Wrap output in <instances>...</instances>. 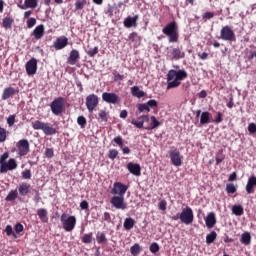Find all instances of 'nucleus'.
I'll list each match as a JSON object with an SVG mask.
<instances>
[{
    "label": "nucleus",
    "instance_id": "f257e3e1",
    "mask_svg": "<svg viewBox=\"0 0 256 256\" xmlns=\"http://www.w3.org/2000/svg\"><path fill=\"white\" fill-rule=\"evenodd\" d=\"M189 75L185 69L182 70H169L167 74V89H177L181 85L183 79H187Z\"/></svg>",
    "mask_w": 256,
    "mask_h": 256
},
{
    "label": "nucleus",
    "instance_id": "f03ea898",
    "mask_svg": "<svg viewBox=\"0 0 256 256\" xmlns=\"http://www.w3.org/2000/svg\"><path fill=\"white\" fill-rule=\"evenodd\" d=\"M162 33L169 37L170 43H177L179 41V26L177 22L173 21L167 24L163 29Z\"/></svg>",
    "mask_w": 256,
    "mask_h": 256
},
{
    "label": "nucleus",
    "instance_id": "7ed1b4c3",
    "mask_svg": "<svg viewBox=\"0 0 256 256\" xmlns=\"http://www.w3.org/2000/svg\"><path fill=\"white\" fill-rule=\"evenodd\" d=\"M60 221L62 223L63 229L67 232L73 231L75 229V225L77 224V219L75 216H69L66 213L61 215Z\"/></svg>",
    "mask_w": 256,
    "mask_h": 256
},
{
    "label": "nucleus",
    "instance_id": "20e7f679",
    "mask_svg": "<svg viewBox=\"0 0 256 256\" xmlns=\"http://www.w3.org/2000/svg\"><path fill=\"white\" fill-rule=\"evenodd\" d=\"M65 107V99L63 97H58L54 99L50 104V109L53 115L59 116L63 113Z\"/></svg>",
    "mask_w": 256,
    "mask_h": 256
},
{
    "label": "nucleus",
    "instance_id": "39448f33",
    "mask_svg": "<svg viewBox=\"0 0 256 256\" xmlns=\"http://www.w3.org/2000/svg\"><path fill=\"white\" fill-rule=\"evenodd\" d=\"M195 219V216L193 215V209L191 207L187 206L182 209L180 213V221L184 225H191Z\"/></svg>",
    "mask_w": 256,
    "mask_h": 256
},
{
    "label": "nucleus",
    "instance_id": "423d86ee",
    "mask_svg": "<svg viewBox=\"0 0 256 256\" xmlns=\"http://www.w3.org/2000/svg\"><path fill=\"white\" fill-rule=\"evenodd\" d=\"M98 105L99 96H97L96 94H90L86 97V107L89 113H93Z\"/></svg>",
    "mask_w": 256,
    "mask_h": 256
},
{
    "label": "nucleus",
    "instance_id": "0eeeda50",
    "mask_svg": "<svg viewBox=\"0 0 256 256\" xmlns=\"http://www.w3.org/2000/svg\"><path fill=\"white\" fill-rule=\"evenodd\" d=\"M220 39L223 41H236L235 32L229 26L222 27L220 31Z\"/></svg>",
    "mask_w": 256,
    "mask_h": 256
},
{
    "label": "nucleus",
    "instance_id": "6e6552de",
    "mask_svg": "<svg viewBox=\"0 0 256 256\" xmlns=\"http://www.w3.org/2000/svg\"><path fill=\"white\" fill-rule=\"evenodd\" d=\"M110 203L113 207H115V209H122V211L127 209V203H125L124 196H113L110 200Z\"/></svg>",
    "mask_w": 256,
    "mask_h": 256
},
{
    "label": "nucleus",
    "instance_id": "1a4fd4ad",
    "mask_svg": "<svg viewBox=\"0 0 256 256\" xmlns=\"http://www.w3.org/2000/svg\"><path fill=\"white\" fill-rule=\"evenodd\" d=\"M127 189V185H124L121 182H116L111 190V194L118 195V197H124L125 193H127Z\"/></svg>",
    "mask_w": 256,
    "mask_h": 256
},
{
    "label": "nucleus",
    "instance_id": "9d476101",
    "mask_svg": "<svg viewBox=\"0 0 256 256\" xmlns=\"http://www.w3.org/2000/svg\"><path fill=\"white\" fill-rule=\"evenodd\" d=\"M169 156L172 161V164L175 167H181L183 162L181 161V152H179V150H177V149L170 150Z\"/></svg>",
    "mask_w": 256,
    "mask_h": 256
},
{
    "label": "nucleus",
    "instance_id": "9b49d317",
    "mask_svg": "<svg viewBox=\"0 0 256 256\" xmlns=\"http://www.w3.org/2000/svg\"><path fill=\"white\" fill-rule=\"evenodd\" d=\"M18 151L20 157H25L29 153V141L27 139H22L17 143Z\"/></svg>",
    "mask_w": 256,
    "mask_h": 256
},
{
    "label": "nucleus",
    "instance_id": "f8f14e48",
    "mask_svg": "<svg viewBox=\"0 0 256 256\" xmlns=\"http://www.w3.org/2000/svg\"><path fill=\"white\" fill-rule=\"evenodd\" d=\"M102 99L105 103H110L112 105L119 103V96L115 93L104 92L102 94Z\"/></svg>",
    "mask_w": 256,
    "mask_h": 256
},
{
    "label": "nucleus",
    "instance_id": "ddd939ff",
    "mask_svg": "<svg viewBox=\"0 0 256 256\" xmlns=\"http://www.w3.org/2000/svg\"><path fill=\"white\" fill-rule=\"evenodd\" d=\"M26 73L27 75H35L37 73V59L31 58L26 63Z\"/></svg>",
    "mask_w": 256,
    "mask_h": 256
},
{
    "label": "nucleus",
    "instance_id": "4468645a",
    "mask_svg": "<svg viewBox=\"0 0 256 256\" xmlns=\"http://www.w3.org/2000/svg\"><path fill=\"white\" fill-rule=\"evenodd\" d=\"M170 56L173 61H179V59H185V52L183 48H172Z\"/></svg>",
    "mask_w": 256,
    "mask_h": 256
},
{
    "label": "nucleus",
    "instance_id": "2eb2a0df",
    "mask_svg": "<svg viewBox=\"0 0 256 256\" xmlns=\"http://www.w3.org/2000/svg\"><path fill=\"white\" fill-rule=\"evenodd\" d=\"M255 187H256V176H251L250 178H248V181L246 184L247 195H251L255 193Z\"/></svg>",
    "mask_w": 256,
    "mask_h": 256
},
{
    "label": "nucleus",
    "instance_id": "dca6fc26",
    "mask_svg": "<svg viewBox=\"0 0 256 256\" xmlns=\"http://www.w3.org/2000/svg\"><path fill=\"white\" fill-rule=\"evenodd\" d=\"M127 169L132 175L136 177L141 176V165L130 162L127 164Z\"/></svg>",
    "mask_w": 256,
    "mask_h": 256
},
{
    "label": "nucleus",
    "instance_id": "f3484780",
    "mask_svg": "<svg viewBox=\"0 0 256 256\" xmlns=\"http://www.w3.org/2000/svg\"><path fill=\"white\" fill-rule=\"evenodd\" d=\"M69 44V39L67 37H60L57 38L56 41L54 42V48L59 51L61 49H65L67 45Z\"/></svg>",
    "mask_w": 256,
    "mask_h": 256
},
{
    "label": "nucleus",
    "instance_id": "a211bd4d",
    "mask_svg": "<svg viewBox=\"0 0 256 256\" xmlns=\"http://www.w3.org/2000/svg\"><path fill=\"white\" fill-rule=\"evenodd\" d=\"M80 58L79 51L74 49L70 52L67 63L68 65H76Z\"/></svg>",
    "mask_w": 256,
    "mask_h": 256
},
{
    "label": "nucleus",
    "instance_id": "6ab92c4d",
    "mask_svg": "<svg viewBox=\"0 0 256 256\" xmlns=\"http://www.w3.org/2000/svg\"><path fill=\"white\" fill-rule=\"evenodd\" d=\"M18 192L22 197L29 195V193L31 192V184L26 183V182L19 184Z\"/></svg>",
    "mask_w": 256,
    "mask_h": 256
},
{
    "label": "nucleus",
    "instance_id": "aec40b11",
    "mask_svg": "<svg viewBox=\"0 0 256 256\" xmlns=\"http://www.w3.org/2000/svg\"><path fill=\"white\" fill-rule=\"evenodd\" d=\"M16 93H19V91L11 86L5 88L2 93V101H7V99H10V97H13Z\"/></svg>",
    "mask_w": 256,
    "mask_h": 256
},
{
    "label": "nucleus",
    "instance_id": "412c9836",
    "mask_svg": "<svg viewBox=\"0 0 256 256\" xmlns=\"http://www.w3.org/2000/svg\"><path fill=\"white\" fill-rule=\"evenodd\" d=\"M43 35H45V26L43 24L38 25L32 32V36L39 40L43 39Z\"/></svg>",
    "mask_w": 256,
    "mask_h": 256
},
{
    "label": "nucleus",
    "instance_id": "4be33fe9",
    "mask_svg": "<svg viewBox=\"0 0 256 256\" xmlns=\"http://www.w3.org/2000/svg\"><path fill=\"white\" fill-rule=\"evenodd\" d=\"M206 227H208V229H213V227H215L216 223H217V219L215 218V213L210 212L206 219Z\"/></svg>",
    "mask_w": 256,
    "mask_h": 256
},
{
    "label": "nucleus",
    "instance_id": "5701e85b",
    "mask_svg": "<svg viewBox=\"0 0 256 256\" xmlns=\"http://www.w3.org/2000/svg\"><path fill=\"white\" fill-rule=\"evenodd\" d=\"M137 19H139L138 15L127 17L124 20V27H127L128 29H131V27H137Z\"/></svg>",
    "mask_w": 256,
    "mask_h": 256
},
{
    "label": "nucleus",
    "instance_id": "b1692460",
    "mask_svg": "<svg viewBox=\"0 0 256 256\" xmlns=\"http://www.w3.org/2000/svg\"><path fill=\"white\" fill-rule=\"evenodd\" d=\"M209 123H211V113L205 111L202 112L201 116H200V124L201 125H209Z\"/></svg>",
    "mask_w": 256,
    "mask_h": 256
},
{
    "label": "nucleus",
    "instance_id": "393cba45",
    "mask_svg": "<svg viewBox=\"0 0 256 256\" xmlns=\"http://www.w3.org/2000/svg\"><path fill=\"white\" fill-rule=\"evenodd\" d=\"M37 215L42 223H47L49 221V218L47 217V210L45 208L38 209Z\"/></svg>",
    "mask_w": 256,
    "mask_h": 256
},
{
    "label": "nucleus",
    "instance_id": "a878e982",
    "mask_svg": "<svg viewBox=\"0 0 256 256\" xmlns=\"http://www.w3.org/2000/svg\"><path fill=\"white\" fill-rule=\"evenodd\" d=\"M240 243H242V245H251V233L244 232L241 235Z\"/></svg>",
    "mask_w": 256,
    "mask_h": 256
},
{
    "label": "nucleus",
    "instance_id": "bb28decb",
    "mask_svg": "<svg viewBox=\"0 0 256 256\" xmlns=\"http://www.w3.org/2000/svg\"><path fill=\"white\" fill-rule=\"evenodd\" d=\"M37 7V0H25V6L19 5L20 9H35Z\"/></svg>",
    "mask_w": 256,
    "mask_h": 256
},
{
    "label": "nucleus",
    "instance_id": "cd10ccee",
    "mask_svg": "<svg viewBox=\"0 0 256 256\" xmlns=\"http://www.w3.org/2000/svg\"><path fill=\"white\" fill-rule=\"evenodd\" d=\"M131 93H132L133 97H137L138 99H141V97H143L145 95L143 90L139 89V86H133L131 88Z\"/></svg>",
    "mask_w": 256,
    "mask_h": 256
},
{
    "label": "nucleus",
    "instance_id": "c85d7f7f",
    "mask_svg": "<svg viewBox=\"0 0 256 256\" xmlns=\"http://www.w3.org/2000/svg\"><path fill=\"white\" fill-rule=\"evenodd\" d=\"M14 20L11 17H5L2 20V27L4 29H11L13 27Z\"/></svg>",
    "mask_w": 256,
    "mask_h": 256
},
{
    "label": "nucleus",
    "instance_id": "c756f323",
    "mask_svg": "<svg viewBox=\"0 0 256 256\" xmlns=\"http://www.w3.org/2000/svg\"><path fill=\"white\" fill-rule=\"evenodd\" d=\"M135 227V220L133 218H126L124 221V229L131 231Z\"/></svg>",
    "mask_w": 256,
    "mask_h": 256
},
{
    "label": "nucleus",
    "instance_id": "7c9ffc66",
    "mask_svg": "<svg viewBox=\"0 0 256 256\" xmlns=\"http://www.w3.org/2000/svg\"><path fill=\"white\" fill-rule=\"evenodd\" d=\"M232 213L233 215H236V217H241V215H243L244 213L243 206L241 205L232 206Z\"/></svg>",
    "mask_w": 256,
    "mask_h": 256
},
{
    "label": "nucleus",
    "instance_id": "2f4dec72",
    "mask_svg": "<svg viewBox=\"0 0 256 256\" xmlns=\"http://www.w3.org/2000/svg\"><path fill=\"white\" fill-rule=\"evenodd\" d=\"M43 133H45L46 135H55V133H57V129L49 126V123H46L44 128H43Z\"/></svg>",
    "mask_w": 256,
    "mask_h": 256
},
{
    "label": "nucleus",
    "instance_id": "473e14b6",
    "mask_svg": "<svg viewBox=\"0 0 256 256\" xmlns=\"http://www.w3.org/2000/svg\"><path fill=\"white\" fill-rule=\"evenodd\" d=\"M46 124L47 123H45V122H41L39 120H36V121L33 122L32 127H33V129H35V131H39V130L43 131Z\"/></svg>",
    "mask_w": 256,
    "mask_h": 256
},
{
    "label": "nucleus",
    "instance_id": "72a5a7b5",
    "mask_svg": "<svg viewBox=\"0 0 256 256\" xmlns=\"http://www.w3.org/2000/svg\"><path fill=\"white\" fill-rule=\"evenodd\" d=\"M130 253L133 256H137L139 255V253H141V246L139 245V243H135L133 246H131Z\"/></svg>",
    "mask_w": 256,
    "mask_h": 256
},
{
    "label": "nucleus",
    "instance_id": "f704fd0d",
    "mask_svg": "<svg viewBox=\"0 0 256 256\" xmlns=\"http://www.w3.org/2000/svg\"><path fill=\"white\" fill-rule=\"evenodd\" d=\"M215 239H217V232L212 231L210 234L206 236L207 245H211V243H214Z\"/></svg>",
    "mask_w": 256,
    "mask_h": 256
},
{
    "label": "nucleus",
    "instance_id": "c9c22d12",
    "mask_svg": "<svg viewBox=\"0 0 256 256\" xmlns=\"http://www.w3.org/2000/svg\"><path fill=\"white\" fill-rule=\"evenodd\" d=\"M96 240H97V243H99L100 245L103 243H107V237L103 232H97Z\"/></svg>",
    "mask_w": 256,
    "mask_h": 256
},
{
    "label": "nucleus",
    "instance_id": "e433bc0d",
    "mask_svg": "<svg viewBox=\"0 0 256 256\" xmlns=\"http://www.w3.org/2000/svg\"><path fill=\"white\" fill-rule=\"evenodd\" d=\"M161 125L160 122H158L157 118L155 116H151V127L146 128L148 131H151V129H157Z\"/></svg>",
    "mask_w": 256,
    "mask_h": 256
},
{
    "label": "nucleus",
    "instance_id": "4c0bfd02",
    "mask_svg": "<svg viewBox=\"0 0 256 256\" xmlns=\"http://www.w3.org/2000/svg\"><path fill=\"white\" fill-rule=\"evenodd\" d=\"M18 195H19V193L17 192V190H12L7 195L6 201H15V199H17Z\"/></svg>",
    "mask_w": 256,
    "mask_h": 256
},
{
    "label": "nucleus",
    "instance_id": "58836bf2",
    "mask_svg": "<svg viewBox=\"0 0 256 256\" xmlns=\"http://www.w3.org/2000/svg\"><path fill=\"white\" fill-rule=\"evenodd\" d=\"M87 55L89 57H95V55H97V53H99V47H94V48H91L88 46V51H86Z\"/></svg>",
    "mask_w": 256,
    "mask_h": 256
},
{
    "label": "nucleus",
    "instance_id": "ea45409f",
    "mask_svg": "<svg viewBox=\"0 0 256 256\" xmlns=\"http://www.w3.org/2000/svg\"><path fill=\"white\" fill-rule=\"evenodd\" d=\"M226 193L232 194L237 193V187H235V184L229 183L226 185Z\"/></svg>",
    "mask_w": 256,
    "mask_h": 256
},
{
    "label": "nucleus",
    "instance_id": "a19ab883",
    "mask_svg": "<svg viewBox=\"0 0 256 256\" xmlns=\"http://www.w3.org/2000/svg\"><path fill=\"white\" fill-rule=\"evenodd\" d=\"M7 140V130L0 127V143H5Z\"/></svg>",
    "mask_w": 256,
    "mask_h": 256
},
{
    "label": "nucleus",
    "instance_id": "79ce46f5",
    "mask_svg": "<svg viewBox=\"0 0 256 256\" xmlns=\"http://www.w3.org/2000/svg\"><path fill=\"white\" fill-rule=\"evenodd\" d=\"M137 107H138L139 113H143V111H147V113H149V111H151V108H149L147 103L138 104Z\"/></svg>",
    "mask_w": 256,
    "mask_h": 256
},
{
    "label": "nucleus",
    "instance_id": "37998d69",
    "mask_svg": "<svg viewBox=\"0 0 256 256\" xmlns=\"http://www.w3.org/2000/svg\"><path fill=\"white\" fill-rule=\"evenodd\" d=\"M82 242L86 244L93 243V233L85 234L82 238Z\"/></svg>",
    "mask_w": 256,
    "mask_h": 256
},
{
    "label": "nucleus",
    "instance_id": "c03bdc74",
    "mask_svg": "<svg viewBox=\"0 0 256 256\" xmlns=\"http://www.w3.org/2000/svg\"><path fill=\"white\" fill-rule=\"evenodd\" d=\"M77 123H78V125H80V127L82 129H85V126L87 125V119L84 118V116H79L77 118Z\"/></svg>",
    "mask_w": 256,
    "mask_h": 256
},
{
    "label": "nucleus",
    "instance_id": "a18cd8bd",
    "mask_svg": "<svg viewBox=\"0 0 256 256\" xmlns=\"http://www.w3.org/2000/svg\"><path fill=\"white\" fill-rule=\"evenodd\" d=\"M119 155V151L115 150V149H112V150H109V153H108V157L109 159H111L112 161H114V159H117V156Z\"/></svg>",
    "mask_w": 256,
    "mask_h": 256
},
{
    "label": "nucleus",
    "instance_id": "49530a36",
    "mask_svg": "<svg viewBox=\"0 0 256 256\" xmlns=\"http://www.w3.org/2000/svg\"><path fill=\"white\" fill-rule=\"evenodd\" d=\"M8 167H9V171H13V169H17V161L13 158H10V160L8 161Z\"/></svg>",
    "mask_w": 256,
    "mask_h": 256
},
{
    "label": "nucleus",
    "instance_id": "de8ad7c7",
    "mask_svg": "<svg viewBox=\"0 0 256 256\" xmlns=\"http://www.w3.org/2000/svg\"><path fill=\"white\" fill-rule=\"evenodd\" d=\"M9 171V164L7 162L0 163V173H7Z\"/></svg>",
    "mask_w": 256,
    "mask_h": 256
},
{
    "label": "nucleus",
    "instance_id": "09e8293b",
    "mask_svg": "<svg viewBox=\"0 0 256 256\" xmlns=\"http://www.w3.org/2000/svg\"><path fill=\"white\" fill-rule=\"evenodd\" d=\"M146 105H148L149 109H155V107H158L159 103H157V100L152 99L146 102Z\"/></svg>",
    "mask_w": 256,
    "mask_h": 256
},
{
    "label": "nucleus",
    "instance_id": "8fccbe9b",
    "mask_svg": "<svg viewBox=\"0 0 256 256\" xmlns=\"http://www.w3.org/2000/svg\"><path fill=\"white\" fill-rule=\"evenodd\" d=\"M26 23H27L28 29H32V27H35V25H37V19L29 18Z\"/></svg>",
    "mask_w": 256,
    "mask_h": 256
},
{
    "label": "nucleus",
    "instance_id": "3c124183",
    "mask_svg": "<svg viewBox=\"0 0 256 256\" xmlns=\"http://www.w3.org/2000/svg\"><path fill=\"white\" fill-rule=\"evenodd\" d=\"M97 119H101V121L107 122V112L105 110H100Z\"/></svg>",
    "mask_w": 256,
    "mask_h": 256
},
{
    "label": "nucleus",
    "instance_id": "603ef678",
    "mask_svg": "<svg viewBox=\"0 0 256 256\" xmlns=\"http://www.w3.org/2000/svg\"><path fill=\"white\" fill-rule=\"evenodd\" d=\"M151 253H159V244L154 242L149 247Z\"/></svg>",
    "mask_w": 256,
    "mask_h": 256
},
{
    "label": "nucleus",
    "instance_id": "864d4df0",
    "mask_svg": "<svg viewBox=\"0 0 256 256\" xmlns=\"http://www.w3.org/2000/svg\"><path fill=\"white\" fill-rule=\"evenodd\" d=\"M55 155V153L53 152V148H46L45 150V157H47L48 159L53 158Z\"/></svg>",
    "mask_w": 256,
    "mask_h": 256
},
{
    "label": "nucleus",
    "instance_id": "5fc2aeb1",
    "mask_svg": "<svg viewBox=\"0 0 256 256\" xmlns=\"http://www.w3.org/2000/svg\"><path fill=\"white\" fill-rule=\"evenodd\" d=\"M158 208L160 209V211H166L167 210V201L161 200L158 204Z\"/></svg>",
    "mask_w": 256,
    "mask_h": 256
},
{
    "label": "nucleus",
    "instance_id": "6e6d98bb",
    "mask_svg": "<svg viewBox=\"0 0 256 256\" xmlns=\"http://www.w3.org/2000/svg\"><path fill=\"white\" fill-rule=\"evenodd\" d=\"M7 124L9 125V127H13L15 125V115H10L7 118Z\"/></svg>",
    "mask_w": 256,
    "mask_h": 256
},
{
    "label": "nucleus",
    "instance_id": "4d7b16f0",
    "mask_svg": "<svg viewBox=\"0 0 256 256\" xmlns=\"http://www.w3.org/2000/svg\"><path fill=\"white\" fill-rule=\"evenodd\" d=\"M132 125H135V127H137V129H143V121H137L135 119H133L131 121Z\"/></svg>",
    "mask_w": 256,
    "mask_h": 256
},
{
    "label": "nucleus",
    "instance_id": "13d9d810",
    "mask_svg": "<svg viewBox=\"0 0 256 256\" xmlns=\"http://www.w3.org/2000/svg\"><path fill=\"white\" fill-rule=\"evenodd\" d=\"M114 143H116V145H118L119 147H123V138H121V136L115 137Z\"/></svg>",
    "mask_w": 256,
    "mask_h": 256
},
{
    "label": "nucleus",
    "instance_id": "bf43d9fd",
    "mask_svg": "<svg viewBox=\"0 0 256 256\" xmlns=\"http://www.w3.org/2000/svg\"><path fill=\"white\" fill-rule=\"evenodd\" d=\"M202 17H203V19H213V17H215V13L205 12Z\"/></svg>",
    "mask_w": 256,
    "mask_h": 256
},
{
    "label": "nucleus",
    "instance_id": "052dcab7",
    "mask_svg": "<svg viewBox=\"0 0 256 256\" xmlns=\"http://www.w3.org/2000/svg\"><path fill=\"white\" fill-rule=\"evenodd\" d=\"M137 39H139V36L137 35V32H132L129 35V41L135 42V41H137Z\"/></svg>",
    "mask_w": 256,
    "mask_h": 256
},
{
    "label": "nucleus",
    "instance_id": "680f3d73",
    "mask_svg": "<svg viewBox=\"0 0 256 256\" xmlns=\"http://www.w3.org/2000/svg\"><path fill=\"white\" fill-rule=\"evenodd\" d=\"M23 179H31V170H25L22 172Z\"/></svg>",
    "mask_w": 256,
    "mask_h": 256
},
{
    "label": "nucleus",
    "instance_id": "e2e57ef3",
    "mask_svg": "<svg viewBox=\"0 0 256 256\" xmlns=\"http://www.w3.org/2000/svg\"><path fill=\"white\" fill-rule=\"evenodd\" d=\"M83 7H85V2L77 1L75 3V8H76L77 11L83 9Z\"/></svg>",
    "mask_w": 256,
    "mask_h": 256
},
{
    "label": "nucleus",
    "instance_id": "0e129e2a",
    "mask_svg": "<svg viewBox=\"0 0 256 256\" xmlns=\"http://www.w3.org/2000/svg\"><path fill=\"white\" fill-rule=\"evenodd\" d=\"M7 159H9V153L5 152L1 157H0V163H7Z\"/></svg>",
    "mask_w": 256,
    "mask_h": 256
},
{
    "label": "nucleus",
    "instance_id": "69168bd1",
    "mask_svg": "<svg viewBox=\"0 0 256 256\" xmlns=\"http://www.w3.org/2000/svg\"><path fill=\"white\" fill-rule=\"evenodd\" d=\"M14 229H15V232H16V233H21V232H23V224L17 223V224L15 225Z\"/></svg>",
    "mask_w": 256,
    "mask_h": 256
},
{
    "label": "nucleus",
    "instance_id": "338daca9",
    "mask_svg": "<svg viewBox=\"0 0 256 256\" xmlns=\"http://www.w3.org/2000/svg\"><path fill=\"white\" fill-rule=\"evenodd\" d=\"M248 131H249V133H251V134L256 133V125H255V123L249 124V126H248Z\"/></svg>",
    "mask_w": 256,
    "mask_h": 256
},
{
    "label": "nucleus",
    "instance_id": "774afa93",
    "mask_svg": "<svg viewBox=\"0 0 256 256\" xmlns=\"http://www.w3.org/2000/svg\"><path fill=\"white\" fill-rule=\"evenodd\" d=\"M80 208H81L82 210L89 209V203H88L86 200H83V201L80 203Z\"/></svg>",
    "mask_w": 256,
    "mask_h": 256
}]
</instances>
